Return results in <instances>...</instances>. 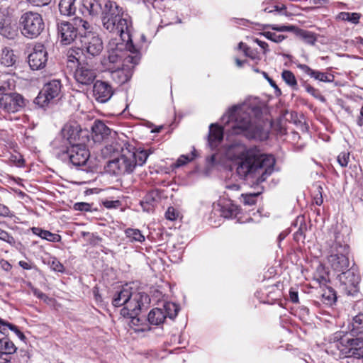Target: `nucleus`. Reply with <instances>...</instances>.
<instances>
[{"label":"nucleus","mask_w":363,"mask_h":363,"mask_svg":"<svg viewBox=\"0 0 363 363\" xmlns=\"http://www.w3.org/2000/svg\"><path fill=\"white\" fill-rule=\"evenodd\" d=\"M9 161L11 164L18 167H23L25 163L23 156L18 153L11 155L9 157Z\"/></svg>","instance_id":"a18cd8bd"},{"label":"nucleus","mask_w":363,"mask_h":363,"mask_svg":"<svg viewBox=\"0 0 363 363\" xmlns=\"http://www.w3.org/2000/svg\"><path fill=\"white\" fill-rule=\"evenodd\" d=\"M14 87V81L11 76L1 73L0 75V94L9 91Z\"/></svg>","instance_id":"c9c22d12"},{"label":"nucleus","mask_w":363,"mask_h":363,"mask_svg":"<svg viewBox=\"0 0 363 363\" xmlns=\"http://www.w3.org/2000/svg\"><path fill=\"white\" fill-rule=\"evenodd\" d=\"M195 150H194L191 155H181L177 160L176 163L174 164L175 167H180L182 166L185 165L189 162L192 161L196 157Z\"/></svg>","instance_id":"37998d69"},{"label":"nucleus","mask_w":363,"mask_h":363,"mask_svg":"<svg viewBox=\"0 0 363 363\" xmlns=\"http://www.w3.org/2000/svg\"><path fill=\"white\" fill-rule=\"evenodd\" d=\"M0 111L4 113L18 112L26 106L24 98L16 92L0 94Z\"/></svg>","instance_id":"2eb2a0df"},{"label":"nucleus","mask_w":363,"mask_h":363,"mask_svg":"<svg viewBox=\"0 0 363 363\" xmlns=\"http://www.w3.org/2000/svg\"><path fill=\"white\" fill-rule=\"evenodd\" d=\"M122 40L125 42V48L130 53L124 57L121 66L108 67L111 78L118 84H123L131 78L133 74L132 69L140 60V54L133 43L131 32H130V40L124 39Z\"/></svg>","instance_id":"423d86ee"},{"label":"nucleus","mask_w":363,"mask_h":363,"mask_svg":"<svg viewBox=\"0 0 363 363\" xmlns=\"http://www.w3.org/2000/svg\"><path fill=\"white\" fill-rule=\"evenodd\" d=\"M250 104L245 101L230 108L222 117L223 127L212 123L209 126L208 145L211 150L216 149L223 138V132L241 135L246 137L250 133Z\"/></svg>","instance_id":"f03ea898"},{"label":"nucleus","mask_w":363,"mask_h":363,"mask_svg":"<svg viewBox=\"0 0 363 363\" xmlns=\"http://www.w3.org/2000/svg\"><path fill=\"white\" fill-rule=\"evenodd\" d=\"M48 61V52L43 44L34 46L32 52L28 55V64L33 70L43 68Z\"/></svg>","instance_id":"aec40b11"},{"label":"nucleus","mask_w":363,"mask_h":363,"mask_svg":"<svg viewBox=\"0 0 363 363\" xmlns=\"http://www.w3.org/2000/svg\"><path fill=\"white\" fill-rule=\"evenodd\" d=\"M62 135L70 146L85 144L89 140L88 130L82 129L76 122L66 123L62 129Z\"/></svg>","instance_id":"4468645a"},{"label":"nucleus","mask_w":363,"mask_h":363,"mask_svg":"<svg viewBox=\"0 0 363 363\" xmlns=\"http://www.w3.org/2000/svg\"><path fill=\"white\" fill-rule=\"evenodd\" d=\"M17 350V347L9 338L6 328L2 320H0V359L1 363H8L11 361V355Z\"/></svg>","instance_id":"a211bd4d"},{"label":"nucleus","mask_w":363,"mask_h":363,"mask_svg":"<svg viewBox=\"0 0 363 363\" xmlns=\"http://www.w3.org/2000/svg\"><path fill=\"white\" fill-rule=\"evenodd\" d=\"M92 138L96 143H100L111 133V129L101 121H96L91 127Z\"/></svg>","instance_id":"a878e982"},{"label":"nucleus","mask_w":363,"mask_h":363,"mask_svg":"<svg viewBox=\"0 0 363 363\" xmlns=\"http://www.w3.org/2000/svg\"><path fill=\"white\" fill-rule=\"evenodd\" d=\"M253 42L256 43L258 45H259V47L261 48L263 52H266L267 47H268V45L267 43L259 40L258 38L253 39Z\"/></svg>","instance_id":"69168bd1"},{"label":"nucleus","mask_w":363,"mask_h":363,"mask_svg":"<svg viewBox=\"0 0 363 363\" xmlns=\"http://www.w3.org/2000/svg\"><path fill=\"white\" fill-rule=\"evenodd\" d=\"M120 201L118 200L116 201H105L104 202V206L107 208H116L120 206Z\"/></svg>","instance_id":"13d9d810"},{"label":"nucleus","mask_w":363,"mask_h":363,"mask_svg":"<svg viewBox=\"0 0 363 363\" xmlns=\"http://www.w3.org/2000/svg\"><path fill=\"white\" fill-rule=\"evenodd\" d=\"M4 324L5 325V327L6 328L7 334H8L9 330H11L13 331L21 340H23L26 339L24 334L21 331H20L16 325L6 323L4 321Z\"/></svg>","instance_id":"09e8293b"},{"label":"nucleus","mask_w":363,"mask_h":363,"mask_svg":"<svg viewBox=\"0 0 363 363\" xmlns=\"http://www.w3.org/2000/svg\"><path fill=\"white\" fill-rule=\"evenodd\" d=\"M281 77L286 84L296 89L297 86V81L294 73L289 70H284L281 73Z\"/></svg>","instance_id":"a19ab883"},{"label":"nucleus","mask_w":363,"mask_h":363,"mask_svg":"<svg viewBox=\"0 0 363 363\" xmlns=\"http://www.w3.org/2000/svg\"><path fill=\"white\" fill-rule=\"evenodd\" d=\"M337 279L341 284L345 286V289L350 292L354 291L360 281L359 274L353 268H347L346 270L340 272L337 276Z\"/></svg>","instance_id":"412c9836"},{"label":"nucleus","mask_w":363,"mask_h":363,"mask_svg":"<svg viewBox=\"0 0 363 363\" xmlns=\"http://www.w3.org/2000/svg\"><path fill=\"white\" fill-rule=\"evenodd\" d=\"M262 75L269 82V84L274 89L276 95H281V89L278 87L274 81L271 79L265 72H262Z\"/></svg>","instance_id":"6e6d98bb"},{"label":"nucleus","mask_w":363,"mask_h":363,"mask_svg":"<svg viewBox=\"0 0 363 363\" xmlns=\"http://www.w3.org/2000/svg\"><path fill=\"white\" fill-rule=\"evenodd\" d=\"M126 317L130 318L128 324L135 332H145L150 330L149 323H146V320L139 318L138 315Z\"/></svg>","instance_id":"c756f323"},{"label":"nucleus","mask_w":363,"mask_h":363,"mask_svg":"<svg viewBox=\"0 0 363 363\" xmlns=\"http://www.w3.org/2000/svg\"><path fill=\"white\" fill-rule=\"evenodd\" d=\"M164 312L165 318L169 317L171 319H174L178 314L179 306L172 302H167L163 305L162 308Z\"/></svg>","instance_id":"4c0bfd02"},{"label":"nucleus","mask_w":363,"mask_h":363,"mask_svg":"<svg viewBox=\"0 0 363 363\" xmlns=\"http://www.w3.org/2000/svg\"><path fill=\"white\" fill-rule=\"evenodd\" d=\"M289 298H290V301L292 303H297L298 302V292L291 289L289 291Z\"/></svg>","instance_id":"0e129e2a"},{"label":"nucleus","mask_w":363,"mask_h":363,"mask_svg":"<svg viewBox=\"0 0 363 363\" xmlns=\"http://www.w3.org/2000/svg\"><path fill=\"white\" fill-rule=\"evenodd\" d=\"M0 35L10 40H13L18 35L16 24L13 23L10 18L0 20Z\"/></svg>","instance_id":"393cba45"},{"label":"nucleus","mask_w":363,"mask_h":363,"mask_svg":"<svg viewBox=\"0 0 363 363\" xmlns=\"http://www.w3.org/2000/svg\"><path fill=\"white\" fill-rule=\"evenodd\" d=\"M178 216H179V213L172 206L169 207L165 212V218L169 220H171V221L176 220L177 219Z\"/></svg>","instance_id":"3c124183"},{"label":"nucleus","mask_w":363,"mask_h":363,"mask_svg":"<svg viewBox=\"0 0 363 363\" xmlns=\"http://www.w3.org/2000/svg\"><path fill=\"white\" fill-rule=\"evenodd\" d=\"M78 52L75 50H71L68 52L67 53V60L69 62H73L74 63L75 62H79V59L78 57H77V55H78Z\"/></svg>","instance_id":"4d7b16f0"},{"label":"nucleus","mask_w":363,"mask_h":363,"mask_svg":"<svg viewBox=\"0 0 363 363\" xmlns=\"http://www.w3.org/2000/svg\"><path fill=\"white\" fill-rule=\"evenodd\" d=\"M73 208L75 211L87 212L91 211V205L86 202H78L74 204Z\"/></svg>","instance_id":"603ef678"},{"label":"nucleus","mask_w":363,"mask_h":363,"mask_svg":"<svg viewBox=\"0 0 363 363\" xmlns=\"http://www.w3.org/2000/svg\"><path fill=\"white\" fill-rule=\"evenodd\" d=\"M238 50L241 52L242 55L245 57H247L249 56L248 48H247V45L244 44L243 43L240 42L239 43L238 47Z\"/></svg>","instance_id":"bf43d9fd"},{"label":"nucleus","mask_w":363,"mask_h":363,"mask_svg":"<svg viewBox=\"0 0 363 363\" xmlns=\"http://www.w3.org/2000/svg\"><path fill=\"white\" fill-rule=\"evenodd\" d=\"M91 28L84 30L80 38V50L86 58L99 56L104 49L102 40L99 35L91 31Z\"/></svg>","instance_id":"9b49d317"},{"label":"nucleus","mask_w":363,"mask_h":363,"mask_svg":"<svg viewBox=\"0 0 363 363\" xmlns=\"http://www.w3.org/2000/svg\"><path fill=\"white\" fill-rule=\"evenodd\" d=\"M267 27H270L272 30L279 32L292 31L294 29V26H293L269 25Z\"/></svg>","instance_id":"5fc2aeb1"},{"label":"nucleus","mask_w":363,"mask_h":363,"mask_svg":"<svg viewBox=\"0 0 363 363\" xmlns=\"http://www.w3.org/2000/svg\"><path fill=\"white\" fill-rule=\"evenodd\" d=\"M225 156L237 164L236 173L239 178L246 180L250 174V150L243 143L234 140L225 149Z\"/></svg>","instance_id":"0eeeda50"},{"label":"nucleus","mask_w":363,"mask_h":363,"mask_svg":"<svg viewBox=\"0 0 363 363\" xmlns=\"http://www.w3.org/2000/svg\"><path fill=\"white\" fill-rule=\"evenodd\" d=\"M349 246L335 241L330 247L328 257V264L337 272H342L349 268Z\"/></svg>","instance_id":"9d476101"},{"label":"nucleus","mask_w":363,"mask_h":363,"mask_svg":"<svg viewBox=\"0 0 363 363\" xmlns=\"http://www.w3.org/2000/svg\"><path fill=\"white\" fill-rule=\"evenodd\" d=\"M220 216L225 218H237L240 223L247 221L250 218L247 217L245 220H241L240 210L239 207L231 202V201L223 200L218 204Z\"/></svg>","instance_id":"5701e85b"},{"label":"nucleus","mask_w":363,"mask_h":363,"mask_svg":"<svg viewBox=\"0 0 363 363\" xmlns=\"http://www.w3.org/2000/svg\"><path fill=\"white\" fill-rule=\"evenodd\" d=\"M9 214H10L9 208L7 206H6L5 205L0 203V216L7 217V216H9Z\"/></svg>","instance_id":"e2e57ef3"},{"label":"nucleus","mask_w":363,"mask_h":363,"mask_svg":"<svg viewBox=\"0 0 363 363\" xmlns=\"http://www.w3.org/2000/svg\"><path fill=\"white\" fill-rule=\"evenodd\" d=\"M150 301V297L147 294L133 291L125 306L121 310V315L123 317L139 315L143 308L147 307Z\"/></svg>","instance_id":"f8f14e48"},{"label":"nucleus","mask_w":363,"mask_h":363,"mask_svg":"<svg viewBox=\"0 0 363 363\" xmlns=\"http://www.w3.org/2000/svg\"><path fill=\"white\" fill-rule=\"evenodd\" d=\"M152 151L145 149H136L128 145L122 148L120 157L108 162L106 170L113 175H124L133 172L137 167L143 166Z\"/></svg>","instance_id":"20e7f679"},{"label":"nucleus","mask_w":363,"mask_h":363,"mask_svg":"<svg viewBox=\"0 0 363 363\" xmlns=\"http://www.w3.org/2000/svg\"><path fill=\"white\" fill-rule=\"evenodd\" d=\"M51 269L57 272H64L65 267L63 264L56 258L52 257L50 262Z\"/></svg>","instance_id":"49530a36"},{"label":"nucleus","mask_w":363,"mask_h":363,"mask_svg":"<svg viewBox=\"0 0 363 363\" xmlns=\"http://www.w3.org/2000/svg\"><path fill=\"white\" fill-rule=\"evenodd\" d=\"M90 28L88 21L80 17L74 18L72 22L62 21L57 24V38L61 44L70 45L78 35L81 38L84 30Z\"/></svg>","instance_id":"6e6552de"},{"label":"nucleus","mask_w":363,"mask_h":363,"mask_svg":"<svg viewBox=\"0 0 363 363\" xmlns=\"http://www.w3.org/2000/svg\"><path fill=\"white\" fill-rule=\"evenodd\" d=\"M330 294L328 295L327 297H326L325 294H323V297L324 298H326V299L328 300V303L331 304L333 302L335 301L336 296H335V294L333 292L330 291Z\"/></svg>","instance_id":"338daca9"},{"label":"nucleus","mask_w":363,"mask_h":363,"mask_svg":"<svg viewBox=\"0 0 363 363\" xmlns=\"http://www.w3.org/2000/svg\"><path fill=\"white\" fill-rule=\"evenodd\" d=\"M165 320L164 312L162 308H155L150 311L147 316L149 324L158 325Z\"/></svg>","instance_id":"72a5a7b5"},{"label":"nucleus","mask_w":363,"mask_h":363,"mask_svg":"<svg viewBox=\"0 0 363 363\" xmlns=\"http://www.w3.org/2000/svg\"><path fill=\"white\" fill-rule=\"evenodd\" d=\"M128 54H125L124 56H122L121 52L116 50H112L108 52V55L105 60L104 64L108 67L121 66L123 65V61L124 57Z\"/></svg>","instance_id":"2f4dec72"},{"label":"nucleus","mask_w":363,"mask_h":363,"mask_svg":"<svg viewBox=\"0 0 363 363\" xmlns=\"http://www.w3.org/2000/svg\"><path fill=\"white\" fill-rule=\"evenodd\" d=\"M17 60V57L12 49L5 47L1 50L0 57L1 65L6 67L13 66Z\"/></svg>","instance_id":"7c9ffc66"},{"label":"nucleus","mask_w":363,"mask_h":363,"mask_svg":"<svg viewBox=\"0 0 363 363\" xmlns=\"http://www.w3.org/2000/svg\"><path fill=\"white\" fill-rule=\"evenodd\" d=\"M18 264L20 267H21L23 269H27V270H29V269H32V265L31 264L27 262H25V261H20L18 262Z\"/></svg>","instance_id":"774afa93"},{"label":"nucleus","mask_w":363,"mask_h":363,"mask_svg":"<svg viewBox=\"0 0 363 363\" xmlns=\"http://www.w3.org/2000/svg\"><path fill=\"white\" fill-rule=\"evenodd\" d=\"M304 87H305L306 91L308 94H310L311 96H313V97H315L316 99H320L323 100V96H322L320 94L319 91L318 89H315L313 86H311L310 84H305Z\"/></svg>","instance_id":"864d4df0"},{"label":"nucleus","mask_w":363,"mask_h":363,"mask_svg":"<svg viewBox=\"0 0 363 363\" xmlns=\"http://www.w3.org/2000/svg\"><path fill=\"white\" fill-rule=\"evenodd\" d=\"M264 11L268 13H274L275 15L288 16L286 7L285 5L273 4L264 9Z\"/></svg>","instance_id":"79ce46f5"},{"label":"nucleus","mask_w":363,"mask_h":363,"mask_svg":"<svg viewBox=\"0 0 363 363\" xmlns=\"http://www.w3.org/2000/svg\"><path fill=\"white\" fill-rule=\"evenodd\" d=\"M125 234L126 237L129 239V240L132 242H143V241H145V236L138 229L128 228L125 230Z\"/></svg>","instance_id":"e433bc0d"},{"label":"nucleus","mask_w":363,"mask_h":363,"mask_svg":"<svg viewBox=\"0 0 363 363\" xmlns=\"http://www.w3.org/2000/svg\"><path fill=\"white\" fill-rule=\"evenodd\" d=\"M161 199V193L158 190L149 191L140 201V203L144 211L152 212L154 208L160 203Z\"/></svg>","instance_id":"b1692460"},{"label":"nucleus","mask_w":363,"mask_h":363,"mask_svg":"<svg viewBox=\"0 0 363 363\" xmlns=\"http://www.w3.org/2000/svg\"><path fill=\"white\" fill-rule=\"evenodd\" d=\"M269 108L268 101L259 97L251 98V140H266L272 127L280 130L282 128V119L277 124L273 123L269 118Z\"/></svg>","instance_id":"7ed1b4c3"},{"label":"nucleus","mask_w":363,"mask_h":363,"mask_svg":"<svg viewBox=\"0 0 363 363\" xmlns=\"http://www.w3.org/2000/svg\"><path fill=\"white\" fill-rule=\"evenodd\" d=\"M298 35L306 43L313 45L317 41V38L315 33L305 30H299Z\"/></svg>","instance_id":"58836bf2"},{"label":"nucleus","mask_w":363,"mask_h":363,"mask_svg":"<svg viewBox=\"0 0 363 363\" xmlns=\"http://www.w3.org/2000/svg\"><path fill=\"white\" fill-rule=\"evenodd\" d=\"M113 94L112 86L107 82L97 80L93 86V96L100 103L107 102Z\"/></svg>","instance_id":"4be33fe9"},{"label":"nucleus","mask_w":363,"mask_h":363,"mask_svg":"<svg viewBox=\"0 0 363 363\" xmlns=\"http://www.w3.org/2000/svg\"><path fill=\"white\" fill-rule=\"evenodd\" d=\"M22 35L28 39L38 38L45 29V23L40 13L28 11L21 14L18 21Z\"/></svg>","instance_id":"1a4fd4ad"},{"label":"nucleus","mask_w":363,"mask_h":363,"mask_svg":"<svg viewBox=\"0 0 363 363\" xmlns=\"http://www.w3.org/2000/svg\"><path fill=\"white\" fill-rule=\"evenodd\" d=\"M62 84L60 80L53 79L46 83L35 99V103L40 107L48 106L52 101L59 98Z\"/></svg>","instance_id":"ddd939ff"},{"label":"nucleus","mask_w":363,"mask_h":363,"mask_svg":"<svg viewBox=\"0 0 363 363\" xmlns=\"http://www.w3.org/2000/svg\"><path fill=\"white\" fill-rule=\"evenodd\" d=\"M360 16L361 15L359 13L340 12L338 14L339 19L344 21H349L354 24L359 23Z\"/></svg>","instance_id":"ea45409f"},{"label":"nucleus","mask_w":363,"mask_h":363,"mask_svg":"<svg viewBox=\"0 0 363 363\" xmlns=\"http://www.w3.org/2000/svg\"><path fill=\"white\" fill-rule=\"evenodd\" d=\"M70 163L77 168L86 167L90 156L85 144L69 146L66 150Z\"/></svg>","instance_id":"f3484780"},{"label":"nucleus","mask_w":363,"mask_h":363,"mask_svg":"<svg viewBox=\"0 0 363 363\" xmlns=\"http://www.w3.org/2000/svg\"><path fill=\"white\" fill-rule=\"evenodd\" d=\"M79 13L85 18H93L101 14L103 28L118 35L121 40H130L132 22L122 7L111 0H82Z\"/></svg>","instance_id":"f257e3e1"},{"label":"nucleus","mask_w":363,"mask_h":363,"mask_svg":"<svg viewBox=\"0 0 363 363\" xmlns=\"http://www.w3.org/2000/svg\"><path fill=\"white\" fill-rule=\"evenodd\" d=\"M75 1L76 0H60L59 3L60 13L67 16L74 15L77 9L74 4Z\"/></svg>","instance_id":"f704fd0d"},{"label":"nucleus","mask_w":363,"mask_h":363,"mask_svg":"<svg viewBox=\"0 0 363 363\" xmlns=\"http://www.w3.org/2000/svg\"><path fill=\"white\" fill-rule=\"evenodd\" d=\"M356 338H345L340 342L339 346L340 350L342 354H345L351 361L355 359L359 360L363 354V339L360 336H356Z\"/></svg>","instance_id":"dca6fc26"},{"label":"nucleus","mask_w":363,"mask_h":363,"mask_svg":"<svg viewBox=\"0 0 363 363\" xmlns=\"http://www.w3.org/2000/svg\"><path fill=\"white\" fill-rule=\"evenodd\" d=\"M275 162V158L272 155L251 145V187L256 189V191H251V197L262 194L263 187L259 184L272 174Z\"/></svg>","instance_id":"39448f33"},{"label":"nucleus","mask_w":363,"mask_h":363,"mask_svg":"<svg viewBox=\"0 0 363 363\" xmlns=\"http://www.w3.org/2000/svg\"><path fill=\"white\" fill-rule=\"evenodd\" d=\"M349 328L351 335L360 336L363 339V313L353 317Z\"/></svg>","instance_id":"c85d7f7f"},{"label":"nucleus","mask_w":363,"mask_h":363,"mask_svg":"<svg viewBox=\"0 0 363 363\" xmlns=\"http://www.w3.org/2000/svg\"><path fill=\"white\" fill-rule=\"evenodd\" d=\"M31 230L33 234L48 241L57 242L60 241L61 240V237L60 235L52 233L48 230H43L40 228L33 227Z\"/></svg>","instance_id":"473e14b6"},{"label":"nucleus","mask_w":363,"mask_h":363,"mask_svg":"<svg viewBox=\"0 0 363 363\" xmlns=\"http://www.w3.org/2000/svg\"><path fill=\"white\" fill-rule=\"evenodd\" d=\"M263 35L269 40L274 43H281L283 41L286 36L284 35L277 34L270 31L264 32Z\"/></svg>","instance_id":"c03bdc74"},{"label":"nucleus","mask_w":363,"mask_h":363,"mask_svg":"<svg viewBox=\"0 0 363 363\" xmlns=\"http://www.w3.org/2000/svg\"><path fill=\"white\" fill-rule=\"evenodd\" d=\"M74 77L79 86H90L96 78V71L87 63H78Z\"/></svg>","instance_id":"6ab92c4d"},{"label":"nucleus","mask_w":363,"mask_h":363,"mask_svg":"<svg viewBox=\"0 0 363 363\" xmlns=\"http://www.w3.org/2000/svg\"><path fill=\"white\" fill-rule=\"evenodd\" d=\"M0 240L13 245L16 242L15 239L9 233L0 228Z\"/></svg>","instance_id":"8fccbe9b"},{"label":"nucleus","mask_w":363,"mask_h":363,"mask_svg":"<svg viewBox=\"0 0 363 363\" xmlns=\"http://www.w3.org/2000/svg\"><path fill=\"white\" fill-rule=\"evenodd\" d=\"M303 228H306V224H302L301 223L299 228L294 233V238L296 240H298L301 238V237L303 236Z\"/></svg>","instance_id":"680f3d73"},{"label":"nucleus","mask_w":363,"mask_h":363,"mask_svg":"<svg viewBox=\"0 0 363 363\" xmlns=\"http://www.w3.org/2000/svg\"><path fill=\"white\" fill-rule=\"evenodd\" d=\"M349 161H350V152H342L337 156V162L340 164V165L342 167H347Z\"/></svg>","instance_id":"de8ad7c7"},{"label":"nucleus","mask_w":363,"mask_h":363,"mask_svg":"<svg viewBox=\"0 0 363 363\" xmlns=\"http://www.w3.org/2000/svg\"><path fill=\"white\" fill-rule=\"evenodd\" d=\"M27 1L34 6H42L49 4L51 0H27Z\"/></svg>","instance_id":"052dcab7"},{"label":"nucleus","mask_w":363,"mask_h":363,"mask_svg":"<svg viewBox=\"0 0 363 363\" xmlns=\"http://www.w3.org/2000/svg\"><path fill=\"white\" fill-rule=\"evenodd\" d=\"M133 291L132 288L128 286L123 287L121 290L114 294L112 299L113 306L115 307H124Z\"/></svg>","instance_id":"cd10ccee"},{"label":"nucleus","mask_w":363,"mask_h":363,"mask_svg":"<svg viewBox=\"0 0 363 363\" xmlns=\"http://www.w3.org/2000/svg\"><path fill=\"white\" fill-rule=\"evenodd\" d=\"M297 67L299 68L311 77L323 82H331L333 81V76L328 73L322 72L318 70L312 69L308 65L304 64H298Z\"/></svg>","instance_id":"bb28decb"}]
</instances>
